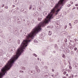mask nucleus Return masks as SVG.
Listing matches in <instances>:
<instances>
[{
	"label": "nucleus",
	"mask_w": 78,
	"mask_h": 78,
	"mask_svg": "<svg viewBox=\"0 0 78 78\" xmlns=\"http://www.w3.org/2000/svg\"><path fill=\"white\" fill-rule=\"evenodd\" d=\"M50 28H53V26H50Z\"/></svg>",
	"instance_id": "58836bf2"
},
{
	"label": "nucleus",
	"mask_w": 78,
	"mask_h": 78,
	"mask_svg": "<svg viewBox=\"0 0 78 78\" xmlns=\"http://www.w3.org/2000/svg\"><path fill=\"white\" fill-rule=\"evenodd\" d=\"M23 70H25V67H23Z\"/></svg>",
	"instance_id": "a18cd8bd"
},
{
	"label": "nucleus",
	"mask_w": 78,
	"mask_h": 78,
	"mask_svg": "<svg viewBox=\"0 0 78 78\" xmlns=\"http://www.w3.org/2000/svg\"><path fill=\"white\" fill-rule=\"evenodd\" d=\"M53 52L54 53H56V51H54Z\"/></svg>",
	"instance_id": "603ef678"
},
{
	"label": "nucleus",
	"mask_w": 78,
	"mask_h": 78,
	"mask_svg": "<svg viewBox=\"0 0 78 78\" xmlns=\"http://www.w3.org/2000/svg\"><path fill=\"white\" fill-rule=\"evenodd\" d=\"M42 55L44 56H45V51H43L42 52Z\"/></svg>",
	"instance_id": "f8f14e48"
},
{
	"label": "nucleus",
	"mask_w": 78,
	"mask_h": 78,
	"mask_svg": "<svg viewBox=\"0 0 78 78\" xmlns=\"http://www.w3.org/2000/svg\"><path fill=\"white\" fill-rule=\"evenodd\" d=\"M71 5L70 4H68V5H67V6L68 7H70V6Z\"/></svg>",
	"instance_id": "bb28decb"
},
{
	"label": "nucleus",
	"mask_w": 78,
	"mask_h": 78,
	"mask_svg": "<svg viewBox=\"0 0 78 78\" xmlns=\"http://www.w3.org/2000/svg\"><path fill=\"white\" fill-rule=\"evenodd\" d=\"M47 28H50V26H48V27H47Z\"/></svg>",
	"instance_id": "4d7b16f0"
},
{
	"label": "nucleus",
	"mask_w": 78,
	"mask_h": 78,
	"mask_svg": "<svg viewBox=\"0 0 78 78\" xmlns=\"http://www.w3.org/2000/svg\"><path fill=\"white\" fill-rule=\"evenodd\" d=\"M23 21H25V19L23 20Z\"/></svg>",
	"instance_id": "338daca9"
},
{
	"label": "nucleus",
	"mask_w": 78,
	"mask_h": 78,
	"mask_svg": "<svg viewBox=\"0 0 78 78\" xmlns=\"http://www.w3.org/2000/svg\"><path fill=\"white\" fill-rule=\"evenodd\" d=\"M51 32L49 31V34H48L49 36H50L51 35Z\"/></svg>",
	"instance_id": "4be33fe9"
},
{
	"label": "nucleus",
	"mask_w": 78,
	"mask_h": 78,
	"mask_svg": "<svg viewBox=\"0 0 78 78\" xmlns=\"http://www.w3.org/2000/svg\"><path fill=\"white\" fill-rule=\"evenodd\" d=\"M2 50H0V55H2Z\"/></svg>",
	"instance_id": "f704fd0d"
},
{
	"label": "nucleus",
	"mask_w": 78,
	"mask_h": 78,
	"mask_svg": "<svg viewBox=\"0 0 78 78\" xmlns=\"http://www.w3.org/2000/svg\"><path fill=\"white\" fill-rule=\"evenodd\" d=\"M62 57L63 58H66V56H65V55L64 54L63 55Z\"/></svg>",
	"instance_id": "393cba45"
},
{
	"label": "nucleus",
	"mask_w": 78,
	"mask_h": 78,
	"mask_svg": "<svg viewBox=\"0 0 78 78\" xmlns=\"http://www.w3.org/2000/svg\"><path fill=\"white\" fill-rule=\"evenodd\" d=\"M76 76H77V75H76V76H75V77H76Z\"/></svg>",
	"instance_id": "774afa93"
},
{
	"label": "nucleus",
	"mask_w": 78,
	"mask_h": 78,
	"mask_svg": "<svg viewBox=\"0 0 78 78\" xmlns=\"http://www.w3.org/2000/svg\"><path fill=\"white\" fill-rule=\"evenodd\" d=\"M75 22H76V23H78V21L77 20H75Z\"/></svg>",
	"instance_id": "a878e982"
},
{
	"label": "nucleus",
	"mask_w": 78,
	"mask_h": 78,
	"mask_svg": "<svg viewBox=\"0 0 78 78\" xmlns=\"http://www.w3.org/2000/svg\"><path fill=\"white\" fill-rule=\"evenodd\" d=\"M32 6V5H30V7L29 8V9H31Z\"/></svg>",
	"instance_id": "5701e85b"
},
{
	"label": "nucleus",
	"mask_w": 78,
	"mask_h": 78,
	"mask_svg": "<svg viewBox=\"0 0 78 78\" xmlns=\"http://www.w3.org/2000/svg\"><path fill=\"white\" fill-rule=\"evenodd\" d=\"M46 14H47V12H43L44 15L45 14V15H46Z\"/></svg>",
	"instance_id": "b1692460"
},
{
	"label": "nucleus",
	"mask_w": 78,
	"mask_h": 78,
	"mask_svg": "<svg viewBox=\"0 0 78 78\" xmlns=\"http://www.w3.org/2000/svg\"><path fill=\"white\" fill-rule=\"evenodd\" d=\"M66 33H67L66 31H63L61 32L60 34L62 36H64V35H65V34H66Z\"/></svg>",
	"instance_id": "20e7f679"
},
{
	"label": "nucleus",
	"mask_w": 78,
	"mask_h": 78,
	"mask_svg": "<svg viewBox=\"0 0 78 78\" xmlns=\"http://www.w3.org/2000/svg\"><path fill=\"white\" fill-rule=\"evenodd\" d=\"M35 69H38V66H35Z\"/></svg>",
	"instance_id": "412c9836"
},
{
	"label": "nucleus",
	"mask_w": 78,
	"mask_h": 78,
	"mask_svg": "<svg viewBox=\"0 0 78 78\" xmlns=\"http://www.w3.org/2000/svg\"><path fill=\"white\" fill-rule=\"evenodd\" d=\"M41 63H42V64H43V65H44V62H43V61H42L41 62Z\"/></svg>",
	"instance_id": "c85d7f7f"
},
{
	"label": "nucleus",
	"mask_w": 78,
	"mask_h": 78,
	"mask_svg": "<svg viewBox=\"0 0 78 78\" xmlns=\"http://www.w3.org/2000/svg\"><path fill=\"white\" fill-rule=\"evenodd\" d=\"M58 75V73H57L55 75V76H57Z\"/></svg>",
	"instance_id": "72a5a7b5"
},
{
	"label": "nucleus",
	"mask_w": 78,
	"mask_h": 78,
	"mask_svg": "<svg viewBox=\"0 0 78 78\" xmlns=\"http://www.w3.org/2000/svg\"><path fill=\"white\" fill-rule=\"evenodd\" d=\"M54 75H53V74L52 75H51V76H52V77H53V76H54Z\"/></svg>",
	"instance_id": "052dcab7"
},
{
	"label": "nucleus",
	"mask_w": 78,
	"mask_h": 78,
	"mask_svg": "<svg viewBox=\"0 0 78 78\" xmlns=\"http://www.w3.org/2000/svg\"><path fill=\"white\" fill-rule=\"evenodd\" d=\"M28 10L26 9V11H25L24 12V14H25L26 15H27V16H28Z\"/></svg>",
	"instance_id": "39448f33"
},
{
	"label": "nucleus",
	"mask_w": 78,
	"mask_h": 78,
	"mask_svg": "<svg viewBox=\"0 0 78 78\" xmlns=\"http://www.w3.org/2000/svg\"><path fill=\"white\" fill-rule=\"evenodd\" d=\"M37 71L38 72V73H39L40 72H41V71H40V69H37Z\"/></svg>",
	"instance_id": "6ab92c4d"
},
{
	"label": "nucleus",
	"mask_w": 78,
	"mask_h": 78,
	"mask_svg": "<svg viewBox=\"0 0 78 78\" xmlns=\"http://www.w3.org/2000/svg\"><path fill=\"white\" fill-rule=\"evenodd\" d=\"M21 11H24V9H21Z\"/></svg>",
	"instance_id": "79ce46f5"
},
{
	"label": "nucleus",
	"mask_w": 78,
	"mask_h": 78,
	"mask_svg": "<svg viewBox=\"0 0 78 78\" xmlns=\"http://www.w3.org/2000/svg\"><path fill=\"white\" fill-rule=\"evenodd\" d=\"M14 3L16 5L18 3V1L17 0H14Z\"/></svg>",
	"instance_id": "9b49d317"
},
{
	"label": "nucleus",
	"mask_w": 78,
	"mask_h": 78,
	"mask_svg": "<svg viewBox=\"0 0 78 78\" xmlns=\"http://www.w3.org/2000/svg\"><path fill=\"white\" fill-rule=\"evenodd\" d=\"M33 55L35 57H37V55H36L35 53L33 54Z\"/></svg>",
	"instance_id": "f3484780"
},
{
	"label": "nucleus",
	"mask_w": 78,
	"mask_h": 78,
	"mask_svg": "<svg viewBox=\"0 0 78 78\" xmlns=\"http://www.w3.org/2000/svg\"><path fill=\"white\" fill-rule=\"evenodd\" d=\"M71 78H73V75L71 74Z\"/></svg>",
	"instance_id": "cd10ccee"
},
{
	"label": "nucleus",
	"mask_w": 78,
	"mask_h": 78,
	"mask_svg": "<svg viewBox=\"0 0 78 78\" xmlns=\"http://www.w3.org/2000/svg\"><path fill=\"white\" fill-rule=\"evenodd\" d=\"M75 6H78V4H76Z\"/></svg>",
	"instance_id": "864d4df0"
},
{
	"label": "nucleus",
	"mask_w": 78,
	"mask_h": 78,
	"mask_svg": "<svg viewBox=\"0 0 78 78\" xmlns=\"http://www.w3.org/2000/svg\"><path fill=\"white\" fill-rule=\"evenodd\" d=\"M75 41H77V39H75Z\"/></svg>",
	"instance_id": "3c124183"
},
{
	"label": "nucleus",
	"mask_w": 78,
	"mask_h": 78,
	"mask_svg": "<svg viewBox=\"0 0 78 78\" xmlns=\"http://www.w3.org/2000/svg\"><path fill=\"white\" fill-rule=\"evenodd\" d=\"M65 0H60L58 3L56 4L54 8L51 10L50 13L48 14L45 20H51L53 19V14L55 12V15H57L59 12L61 10V7L63 6Z\"/></svg>",
	"instance_id": "f257e3e1"
},
{
	"label": "nucleus",
	"mask_w": 78,
	"mask_h": 78,
	"mask_svg": "<svg viewBox=\"0 0 78 78\" xmlns=\"http://www.w3.org/2000/svg\"><path fill=\"white\" fill-rule=\"evenodd\" d=\"M17 22H20V21L21 20H22V19L20 17H17Z\"/></svg>",
	"instance_id": "7ed1b4c3"
},
{
	"label": "nucleus",
	"mask_w": 78,
	"mask_h": 78,
	"mask_svg": "<svg viewBox=\"0 0 78 78\" xmlns=\"http://www.w3.org/2000/svg\"><path fill=\"white\" fill-rule=\"evenodd\" d=\"M63 78H67V77L66 76H65L63 77Z\"/></svg>",
	"instance_id": "e2e57ef3"
},
{
	"label": "nucleus",
	"mask_w": 78,
	"mask_h": 78,
	"mask_svg": "<svg viewBox=\"0 0 78 78\" xmlns=\"http://www.w3.org/2000/svg\"><path fill=\"white\" fill-rule=\"evenodd\" d=\"M57 28H61V25H60V24H58V25H57L56 26Z\"/></svg>",
	"instance_id": "9d476101"
},
{
	"label": "nucleus",
	"mask_w": 78,
	"mask_h": 78,
	"mask_svg": "<svg viewBox=\"0 0 78 78\" xmlns=\"http://www.w3.org/2000/svg\"><path fill=\"white\" fill-rule=\"evenodd\" d=\"M5 9H8V7L7 6H5Z\"/></svg>",
	"instance_id": "473e14b6"
},
{
	"label": "nucleus",
	"mask_w": 78,
	"mask_h": 78,
	"mask_svg": "<svg viewBox=\"0 0 78 78\" xmlns=\"http://www.w3.org/2000/svg\"><path fill=\"white\" fill-rule=\"evenodd\" d=\"M52 72H54V69H52Z\"/></svg>",
	"instance_id": "6e6d98bb"
},
{
	"label": "nucleus",
	"mask_w": 78,
	"mask_h": 78,
	"mask_svg": "<svg viewBox=\"0 0 78 78\" xmlns=\"http://www.w3.org/2000/svg\"><path fill=\"white\" fill-rule=\"evenodd\" d=\"M17 42L18 44H20V40H17Z\"/></svg>",
	"instance_id": "2eb2a0df"
},
{
	"label": "nucleus",
	"mask_w": 78,
	"mask_h": 78,
	"mask_svg": "<svg viewBox=\"0 0 78 78\" xmlns=\"http://www.w3.org/2000/svg\"><path fill=\"white\" fill-rule=\"evenodd\" d=\"M44 33H42L41 34V36H44Z\"/></svg>",
	"instance_id": "c9c22d12"
},
{
	"label": "nucleus",
	"mask_w": 78,
	"mask_h": 78,
	"mask_svg": "<svg viewBox=\"0 0 78 78\" xmlns=\"http://www.w3.org/2000/svg\"><path fill=\"white\" fill-rule=\"evenodd\" d=\"M0 12H3V11H2V10H0Z\"/></svg>",
	"instance_id": "49530a36"
},
{
	"label": "nucleus",
	"mask_w": 78,
	"mask_h": 78,
	"mask_svg": "<svg viewBox=\"0 0 78 78\" xmlns=\"http://www.w3.org/2000/svg\"><path fill=\"white\" fill-rule=\"evenodd\" d=\"M16 9H19V8L18 7H17Z\"/></svg>",
	"instance_id": "0e129e2a"
},
{
	"label": "nucleus",
	"mask_w": 78,
	"mask_h": 78,
	"mask_svg": "<svg viewBox=\"0 0 78 78\" xmlns=\"http://www.w3.org/2000/svg\"><path fill=\"white\" fill-rule=\"evenodd\" d=\"M0 36H2V31L0 30Z\"/></svg>",
	"instance_id": "dca6fc26"
},
{
	"label": "nucleus",
	"mask_w": 78,
	"mask_h": 78,
	"mask_svg": "<svg viewBox=\"0 0 78 78\" xmlns=\"http://www.w3.org/2000/svg\"><path fill=\"white\" fill-rule=\"evenodd\" d=\"M29 72H30V73H33V71L32 70H29Z\"/></svg>",
	"instance_id": "7c9ffc66"
},
{
	"label": "nucleus",
	"mask_w": 78,
	"mask_h": 78,
	"mask_svg": "<svg viewBox=\"0 0 78 78\" xmlns=\"http://www.w3.org/2000/svg\"><path fill=\"white\" fill-rule=\"evenodd\" d=\"M14 48L12 47L9 48V50L11 51V52H12V51H13V49H14Z\"/></svg>",
	"instance_id": "423d86ee"
},
{
	"label": "nucleus",
	"mask_w": 78,
	"mask_h": 78,
	"mask_svg": "<svg viewBox=\"0 0 78 78\" xmlns=\"http://www.w3.org/2000/svg\"><path fill=\"white\" fill-rule=\"evenodd\" d=\"M69 26H70V27H72V24H71L70 23H69Z\"/></svg>",
	"instance_id": "a19ab883"
},
{
	"label": "nucleus",
	"mask_w": 78,
	"mask_h": 78,
	"mask_svg": "<svg viewBox=\"0 0 78 78\" xmlns=\"http://www.w3.org/2000/svg\"><path fill=\"white\" fill-rule=\"evenodd\" d=\"M42 19L41 18H38V20L39 21H41V20H42Z\"/></svg>",
	"instance_id": "a211bd4d"
},
{
	"label": "nucleus",
	"mask_w": 78,
	"mask_h": 78,
	"mask_svg": "<svg viewBox=\"0 0 78 78\" xmlns=\"http://www.w3.org/2000/svg\"><path fill=\"white\" fill-rule=\"evenodd\" d=\"M70 48L71 50H72L73 48V45H70Z\"/></svg>",
	"instance_id": "ddd939ff"
},
{
	"label": "nucleus",
	"mask_w": 78,
	"mask_h": 78,
	"mask_svg": "<svg viewBox=\"0 0 78 78\" xmlns=\"http://www.w3.org/2000/svg\"><path fill=\"white\" fill-rule=\"evenodd\" d=\"M44 68L45 69H47V66H45Z\"/></svg>",
	"instance_id": "de8ad7c7"
},
{
	"label": "nucleus",
	"mask_w": 78,
	"mask_h": 78,
	"mask_svg": "<svg viewBox=\"0 0 78 78\" xmlns=\"http://www.w3.org/2000/svg\"><path fill=\"white\" fill-rule=\"evenodd\" d=\"M71 54H73V51H72L71 52Z\"/></svg>",
	"instance_id": "ea45409f"
},
{
	"label": "nucleus",
	"mask_w": 78,
	"mask_h": 78,
	"mask_svg": "<svg viewBox=\"0 0 78 78\" xmlns=\"http://www.w3.org/2000/svg\"><path fill=\"white\" fill-rule=\"evenodd\" d=\"M2 8L4 7V4L2 5Z\"/></svg>",
	"instance_id": "37998d69"
},
{
	"label": "nucleus",
	"mask_w": 78,
	"mask_h": 78,
	"mask_svg": "<svg viewBox=\"0 0 78 78\" xmlns=\"http://www.w3.org/2000/svg\"><path fill=\"white\" fill-rule=\"evenodd\" d=\"M42 8L40 7H38L37 8V10L39 11L40 12H41Z\"/></svg>",
	"instance_id": "0eeeda50"
},
{
	"label": "nucleus",
	"mask_w": 78,
	"mask_h": 78,
	"mask_svg": "<svg viewBox=\"0 0 78 78\" xmlns=\"http://www.w3.org/2000/svg\"><path fill=\"white\" fill-rule=\"evenodd\" d=\"M69 52V50H67V49H66L65 50V53H66V54H67V53Z\"/></svg>",
	"instance_id": "1a4fd4ad"
},
{
	"label": "nucleus",
	"mask_w": 78,
	"mask_h": 78,
	"mask_svg": "<svg viewBox=\"0 0 78 78\" xmlns=\"http://www.w3.org/2000/svg\"><path fill=\"white\" fill-rule=\"evenodd\" d=\"M13 50H14V51H15V50H16V49H15L14 48H13Z\"/></svg>",
	"instance_id": "13d9d810"
},
{
	"label": "nucleus",
	"mask_w": 78,
	"mask_h": 78,
	"mask_svg": "<svg viewBox=\"0 0 78 78\" xmlns=\"http://www.w3.org/2000/svg\"><path fill=\"white\" fill-rule=\"evenodd\" d=\"M75 9V7H74V8H73L72 9V10H73V9Z\"/></svg>",
	"instance_id": "5fc2aeb1"
},
{
	"label": "nucleus",
	"mask_w": 78,
	"mask_h": 78,
	"mask_svg": "<svg viewBox=\"0 0 78 78\" xmlns=\"http://www.w3.org/2000/svg\"><path fill=\"white\" fill-rule=\"evenodd\" d=\"M72 78V77H71V76H70L69 77V78Z\"/></svg>",
	"instance_id": "69168bd1"
},
{
	"label": "nucleus",
	"mask_w": 78,
	"mask_h": 78,
	"mask_svg": "<svg viewBox=\"0 0 78 78\" xmlns=\"http://www.w3.org/2000/svg\"><path fill=\"white\" fill-rule=\"evenodd\" d=\"M66 28H67V26H65L64 29H65L66 30Z\"/></svg>",
	"instance_id": "4c0bfd02"
},
{
	"label": "nucleus",
	"mask_w": 78,
	"mask_h": 78,
	"mask_svg": "<svg viewBox=\"0 0 78 78\" xmlns=\"http://www.w3.org/2000/svg\"><path fill=\"white\" fill-rule=\"evenodd\" d=\"M70 42H73V41L72 40H70Z\"/></svg>",
	"instance_id": "8fccbe9b"
},
{
	"label": "nucleus",
	"mask_w": 78,
	"mask_h": 78,
	"mask_svg": "<svg viewBox=\"0 0 78 78\" xmlns=\"http://www.w3.org/2000/svg\"><path fill=\"white\" fill-rule=\"evenodd\" d=\"M74 50L75 51H76L77 50V48H74Z\"/></svg>",
	"instance_id": "2f4dec72"
},
{
	"label": "nucleus",
	"mask_w": 78,
	"mask_h": 78,
	"mask_svg": "<svg viewBox=\"0 0 78 78\" xmlns=\"http://www.w3.org/2000/svg\"><path fill=\"white\" fill-rule=\"evenodd\" d=\"M69 67L70 69H72V66H69Z\"/></svg>",
	"instance_id": "e433bc0d"
},
{
	"label": "nucleus",
	"mask_w": 78,
	"mask_h": 78,
	"mask_svg": "<svg viewBox=\"0 0 78 78\" xmlns=\"http://www.w3.org/2000/svg\"><path fill=\"white\" fill-rule=\"evenodd\" d=\"M66 76H69V75L68 74H67L66 75Z\"/></svg>",
	"instance_id": "09e8293b"
},
{
	"label": "nucleus",
	"mask_w": 78,
	"mask_h": 78,
	"mask_svg": "<svg viewBox=\"0 0 78 78\" xmlns=\"http://www.w3.org/2000/svg\"><path fill=\"white\" fill-rule=\"evenodd\" d=\"M37 60H38V61H39V58H37Z\"/></svg>",
	"instance_id": "bf43d9fd"
},
{
	"label": "nucleus",
	"mask_w": 78,
	"mask_h": 78,
	"mask_svg": "<svg viewBox=\"0 0 78 78\" xmlns=\"http://www.w3.org/2000/svg\"><path fill=\"white\" fill-rule=\"evenodd\" d=\"M34 43H38V41L37 40H36L35 39L34 41Z\"/></svg>",
	"instance_id": "4468645a"
},
{
	"label": "nucleus",
	"mask_w": 78,
	"mask_h": 78,
	"mask_svg": "<svg viewBox=\"0 0 78 78\" xmlns=\"http://www.w3.org/2000/svg\"><path fill=\"white\" fill-rule=\"evenodd\" d=\"M64 41L65 42H67V38H65V39Z\"/></svg>",
	"instance_id": "aec40b11"
},
{
	"label": "nucleus",
	"mask_w": 78,
	"mask_h": 78,
	"mask_svg": "<svg viewBox=\"0 0 78 78\" xmlns=\"http://www.w3.org/2000/svg\"><path fill=\"white\" fill-rule=\"evenodd\" d=\"M73 2H71V4H72V5H73Z\"/></svg>",
	"instance_id": "680f3d73"
},
{
	"label": "nucleus",
	"mask_w": 78,
	"mask_h": 78,
	"mask_svg": "<svg viewBox=\"0 0 78 78\" xmlns=\"http://www.w3.org/2000/svg\"><path fill=\"white\" fill-rule=\"evenodd\" d=\"M66 73H67V72H66V71H64V75H66Z\"/></svg>",
	"instance_id": "c756f323"
},
{
	"label": "nucleus",
	"mask_w": 78,
	"mask_h": 78,
	"mask_svg": "<svg viewBox=\"0 0 78 78\" xmlns=\"http://www.w3.org/2000/svg\"><path fill=\"white\" fill-rule=\"evenodd\" d=\"M67 43H64L62 45V47L63 49H64V48H65L67 47Z\"/></svg>",
	"instance_id": "f03ea898"
},
{
	"label": "nucleus",
	"mask_w": 78,
	"mask_h": 78,
	"mask_svg": "<svg viewBox=\"0 0 78 78\" xmlns=\"http://www.w3.org/2000/svg\"><path fill=\"white\" fill-rule=\"evenodd\" d=\"M54 47L55 50H57L58 48V46L56 44H54Z\"/></svg>",
	"instance_id": "6e6552de"
},
{
	"label": "nucleus",
	"mask_w": 78,
	"mask_h": 78,
	"mask_svg": "<svg viewBox=\"0 0 78 78\" xmlns=\"http://www.w3.org/2000/svg\"><path fill=\"white\" fill-rule=\"evenodd\" d=\"M58 24H59V22H58L57 23H56L57 25H58Z\"/></svg>",
	"instance_id": "c03bdc74"
}]
</instances>
